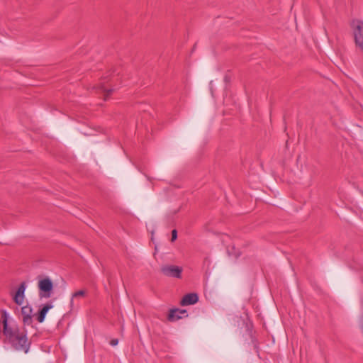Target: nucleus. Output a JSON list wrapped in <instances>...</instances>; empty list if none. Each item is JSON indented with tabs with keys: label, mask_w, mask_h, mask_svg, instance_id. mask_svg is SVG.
I'll return each instance as SVG.
<instances>
[{
	"label": "nucleus",
	"mask_w": 363,
	"mask_h": 363,
	"mask_svg": "<svg viewBox=\"0 0 363 363\" xmlns=\"http://www.w3.org/2000/svg\"><path fill=\"white\" fill-rule=\"evenodd\" d=\"M26 288V283L25 282H22L19 285V286H18V289H17L14 296L13 297V301L17 305L21 306L23 303V300H24V296H25Z\"/></svg>",
	"instance_id": "nucleus-6"
},
{
	"label": "nucleus",
	"mask_w": 363,
	"mask_h": 363,
	"mask_svg": "<svg viewBox=\"0 0 363 363\" xmlns=\"http://www.w3.org/2000/svg\"><path fill=\"white\" fill-rule=\"evenodd\" d=\"M94 89H96L97 91H100L104 94V100L106 101L113 92V89H106L103 84H99L97 86H94Z\"/></svg>",
	"instance_id": "nucleus-10"
},
{
	"label": "nucleus",
	"mask_w": 363,
	"mask_h": 363,
	"mask_svg": "<svg viewBox=\"0 0 363 363\" xmlns=\"http://www.w3.org/2000/svg\"><path fill=\"white\" fill-rule=\"evenodd\" d=\"M23 322L25 325H30L33 323V309L30 306H25L21 308Z\"/></svg>",
	"instance_id": "nucleus-5"
},
{
	"label": "nucleus",
	"mask_w": 363,
	"mask_h": 363,
	"mask_svg": "<svg viewBox=\"0 0 363 363\" xmlns=\"http://www.w3.org/2000/svg\"><path fill=\"white\" fill-rule=\"evenodd\" d=\"M38 289L40 298H50L53 289V283L50 278H44L38 281Z\"/></svg>",
	"instance_id": "nucleus-3"
},
{
	"label": "nucleus",
	"mask_w": 363,
	"mask_h": 363,
	"mask_svg": "<svg viewBox=\"0 0 363 363\" xmlns=\"http://www.w3.org/2000/svg\"><path fill=\"white\" fill-rule=\"evenodd\" d=\"M177 230L174 229L172 231V238H171V241L172 242H174L177 240Z\"/></svg>",
	"instance_id": "nucleus-12"
},
{
	"label": "nucleus",
	"mask_w": 363,
	"mask_h": 363,
	"mask_svg": "<svg viewBox=\"0 0 363 363\" xmlns=\"http://www.w3.org/2000/svg\"><path fill=\"white\" fill-rule=\"evenodd\" d=\"M87 294V291L86 290H79L72 294V298L70 301V304H73V299L74 298H79L85 297Z\"/></svg>",
	"instance_id": "nucleus-11"
},
{
	"label": "nucleus",
	"mask_w": 363,
	"mask_h": 363,
	"mask_svg": "<svg viewBox=\"0 0 363 363\" xmlns=\"http://www.w3.org/2000/svg\"><path fill=\"white\" fill-rule=\"evenodd\" d=\"M350 27L352 30L355 45L363 53V21L353 19L350 22Z\"/></svg>",
	"instance_id": "nucleus-2"
},
{
	"label": "nucleus",
	"mask_w": 363,
	"mask_h": 363,
	"mask_svg": "<svg viewBox=\"0 0 363 363\" xmlns=\"http://www.w3.org/2000/svg\"><path fill=\"white\" fill-rule=\"evenodd\" d=\"M182 267L172 264H165L160 268V272L163 275L178 279L182 277Z\"/></svg>",
	"instance_id": "nucleus-4"
},
{
	"label": "nucleus",
	"mask_w": 363,
	"mask_h": 363,
	"mask_svg": "<svg viewBox=\"0 0 363 363\" xmlns=\"http://www.w3.org/2000/svg\"><path fill=\"white\" fill-rule=\"evenodd\" d=\"M53 307L52 303H46L43 308L38 311L37 315V320L39 323H43L45 320L47 313L50 309Z\"/></svg>",
	"instance_id": "nucleus-9"
},
{
	"label": "nucleus",
	"mask_w": 363,
	"mask_h": 363,
	"mask_svg": "<svg viewBox=\"0 0 363 363\" xmlns=\"http://www.w3.org/2000/svg\"><path fill=\"white\" fill-rule=\"evenodd\" d=\"M182 315H184V316H188L186 311L184 309L179 308H173L169 311V313L167 316V319L169 321L174 322L177 321L182 318Z\"/></svg>",
	"instance_id": "nucleus-7"
},
{
	"label": "nucleus",
	"mask_w": 363,
	"mask_h": 363,
	"mask_svg": "<svg viewBox=\"0 0 363 363\" xmlns=\"http://www.w3.org/2000/svg\"><path fill=\"white\" fill-rule=\"evenodd\" d=\"M118 343V339H112L110 342V344L112 346H116L117 345Z\"/></svg>",
	"instance_id": "nucleus-13"
},
{
	"label": "nucleus",
	"mask_w": 363,
	"mask_h": 363,
	"mask_svg": "<svg viewBox=\"0 0 363 363\" xmlns=\"http://www.w3.org/2000/svg\"><path fill=\"white\" fill-rule=\"evenodd\" d=\"M199 301V296L196 293H189L184 295L180 301L181 306L193 305Z\"/></svg>",
	"instance_id": "nucleus-8"
},
{
	"label": "nucleus",
	"mask_w": 363,
	"mask_h": 363,
	"mask_svg": "<svg viewBox=\"0 0 363 363\" xmlns=\"http://www.w3.org/2000/svg\"><path fill=\"white\" fill-rule=\"evenodd\" d=\"M1 323L3 324V333L9 343L16 350L27 353L30 349V342L26 335L21 332L17 326H9L8 324V313L2 311Z\"/></svg>",
	"instance_id": "nucleus-1"
}]
</instances>
